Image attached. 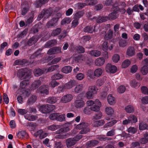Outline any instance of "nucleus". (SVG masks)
<instances>
[{"label": "nucleus", "mask_w": 148, "mask_h": 148, "mask_svg": "<svg viewBox=\"0 0 148 148\" xmlns=\"http://www.w3.org/2000/svg\"><path fill=\"white\" fill-rule=\"evenodd\" d=\"M75 84V81L73 80H71L64 85L65 88L69 89L72 88Z\"/></svg>", "instance_id": "19"}, {"label": "nucleus", "mask_w": 148, "mask_h": 148, "mask_svg": "<svg viewBox=\"0 0 148 148\" xmlns=\"http://www.w3.org/2000/svg\"><path fill=\"white\" fill-rule=\"evenodd\" d=\"M44 13V18L46 19L49 18L51 14L52 11L51 8L47 9H43L42 10Z\"/></svg>", "instance_id": "23"}, {"label": "nucleus", "mask_w": 148, "mask_h": 148, "mask_svg": "<svg viewBox=\"0 0 148 148\" xmlns=\"http://www.w3.org/2000/svg\"><path fill=\"white\" fill-rule=\"evenodd\" d=\"M135 51L134 48L133 47H130L128 48L126 54L129 56H132L135 55Z\"/></svg>", "instance_id": "24"}, {"label": "nucleus", "mask_w": 148, "mask_h": 148, "mask_svg": "<svg viewBox=\"0 0 148 148\" xmlns=\"http://www.w3.org/2000/svg\"><path fill=\"white\" fill-rule=\"evenodd\" d=\"M98 90V89L95 86H92L89 87L88 91H90L93 94H96Z\"/></svg>", "instance_id": "44"}, {"label": "nucleus", "mask_w": 148, "mask_h": 148, "mask_svg": "<svg viewBox=\"0 0 148 148\" xmlns=\"http://www.w3.org/2000/svg\"><path fill=\"white\" fill-rule=\"evenodd\" d=\"M61 52V48L55 47L49 49L47 53L49 55L54 54Z\"/></svg>", "instance_id": "7"}, {"label": "nucleus", "mask_w": 148, "mask_h": 148, "mask_svg": "<svg viewBox=\"0 0 148 148\" xmlns=\"http://www.w3.org/2000/svg\"><path fill=\"white\" fill-rule=\"evenodd\" d=\"M102 72V70L101 68L97 69L94 71V76L97 77H99L101 75Z\"/></svg>", "instance_id": "40"}, {"label": "nucleus", "mask_w": 148, "mask_h": 148, "mask_svg": "<svg viewBox=\"0 0 148 148\" xmlns=\"http://www.w3.org/2000/svg\"><path fill=\"white\" fill-rule=\"evenodd\" d=\"M106 112L108 116L112 115L113 114L114 110L112 108L110 107H107L106 108Z\"/></svg>", "instance_id": "45"}, {"label": "nucleus", "mask_w": 148, "mask_h": 148, "mask_svg": "<svg viewBox=\"0 0 148 148\" xmlns=\"http://www.w3.org/2000/svg\"><path fill=\"white\" fill-rule=\"evenodd\" d=\"M137 121V117L133 114H131L128 117L127 119L123 121L122 123L124 125H126L130 123L131 124L135 123Z\"/></svg>", "instance_id": "5"}, {"label": "nucleus", "mask_w": 148, "mask_h": 148, "mask_svg": "<svg viewBox=\"0 0 148 148\" xmlns=\"http://www.w3.org/2000/svg\"><path fill=\"white\" fill-rule=\"evenodd\" d=\"M119 8L118 6L114 7L113 12L109 14L108 16L107 21L113 20L116 19L119 16L118 13L119 11Z\"/></svg>", "instance_id": "3"}, {"label": "nucleus", "mask_w": 148, "mask_h": 148, "mask_svg": "<svg viewBox=\"0 0 148 148\" xmlns=\"http://www.w3.org/2000/svg\"><path fill=\"white\" fill-rule=\"evenodd\" d=\"M92 111L95 112H98L99 110L100 107L95 105L90 107Z\"/></svg>", "instance_id": "61"}, {"label": "nucleus", "mask_w": 148, "mask_h": 148, "mask_svg": "<svg viewBox=\"0 0 148 148\" xmlns=\"http://www.w3.org/2000/svg\"><path fill=\"white\" fill-rule=\"evenodd\" d=\"M29 8L25 7H21V14L23 16L25 15L29 11Z\"/></svg>", "instance_id": "54"}, {"label": "nucleus", "mask_w": 148, "mask_h": 148, "mask_svg": "<svg viewBox=\"0 0 148 148\" xmlns=\"http://www.w3.org/2000/svg\"><path fill=\"white\" fill-rule=\"evenodd\" d=\"M84 60V57L83 55L80 54L78 55L75 58V61L77 62H81Z\"/></svg>", "instance_id": "46"}, {"label": "nucleus", "mask_w": 148, "mask_h": 148, "mask_svg": "<svg viewBox=\"0 0 148 148\" xmlns=\"http://www.w3.org/2000/svg\"><path fill=\"white\" fill-rule=\"evenodd\" d=\"M139 128L140 130H148V125L145 123L142 122L139 123Z\"/></svg>", "instance_id": "33"}, {"label": "nucleus", "mask_w": 148, "mask_h": 148, "mask_svg": "<svg viewBox=\"0 0 148 148\" xmlns=\"http://www.w3.org/2000/svg\"><path fill=\"white\" fill-rule=\"evenodd\" d=\"M93 19L97 23H100L108 21L107 16H99L97 17H94Z\"/></svg>", "instance_id": "9"}, {"label": "nucleus", "mask_w": 148, "mask_h": 148, "mask_svg": "<svg viewBox=\"0 0 148 148\" xmlns=\"http://www.w3.org/2000/svg\"><path fill=\"white\" fill-rule=\"evenodd\" d=\"M72 69V67L70 66H65L62 68L61 71L63 73L66 74L70 73Z\"/></svg>", "instance_id": "25"}, {"label": "nucleus", "mask_w": 148, "mask_h": 148, "mask_svg": "<svg viewBox=\"0 0 148 148\" xmlns=\"http://www.w3.org/2000/svg\"><path fill=\"white\" fill-rule=\"evenodd\" d=\"M84 13L82 11H79L76 12L73 16L74 19H76L79 20V19L83 16Z\"/></svg>", "instance_id": "27"}, {"label": "nucleus", "mask_w": 148, "mask_h": 148, "mask_svg": "<svg viewBox=\"0 0 148 148\" xmlns=\"http://www.w3.org/2000/svg\"><path fill=\"white\" fill-rule=\"evenodd\" d=\"M87 5H94L97 3V0H86L85 1Z\"/></svg>", "instance_id": "49"}, {"label": "nucleus", "mask_w": 148, "mask_h": 148, "mask_svg": "<svg viewBox=\"0 0 148 148\" xmlns=\"http://www.w3.org/2000/svg\"><path fill=\"white\" fill-rule=\"evenodd\" d=\"M59 66L58 65H53L48 68L47 70L48 72H52L54 70H57L59 67Z\"/></svg>", "instance_id": "53"}, {"label": "nucleus", "mask_w": 148, "mask_h": 148, "mask_svg": "<svg viewBox=\"0 0 148 148\" xmlns=\"http://www.w3.org/2000/svg\"><path fill=\"white\" fill-rule=\"evenodd\" d=\"M104 82V79H98L96 82V84L97 86H101L103 85Z\"/></svg>", "instance_id": "64"}, {"label": "nucleus", "mask_w": 148, "mask_h": 148, "mask_svg": "<svg viewBox=\"0 0 148 148\" xmlns=\"http://www.w3.org/2000/svg\"><path fill=\"white\" fill-rule=\"evenodd\" d=\"M36 100V97L35 95H33L30 97L27 101L28 104H31L34 103Z\"/></svg>", "instance_id": "34"}, {"label": "nucleus", "mask_w": 148, "mask_h": 148, "mask_svg": "<svg viewBox=\"0 0 148 148\" xmlns=\"http://www.w3.org/2000/svg\"><path fill=\"white\" fill-rule=\"evenodd\" d=\"M105 60L103 57L99 58L96 60L95 64L97 66H100L103 65L105 62Z\"/></svg>", "instance_id": "20"}, {"label": "nucleus", "mask_w": 148, "mask_h": 148, "mask_svg": "<svg viewBox=\"0 0 148 148\" xmlns=\"http://www.w3.org/2000/svg\"><path fill=\"white\" fill-rule=\"evenodd\" d=\"M142 92L145 94H147L148 93V89L145 86H142L141 88Z\"/></svg>", "instance_id": "63"}, {"label": "nucleus", "mask_w": 148, "mask_h": 148, "mask_svg": "<svg viewBox=\"0 0 148 148\" xmlns=\"http://www.w3.org/2000/svg\"><path fill=\"white\" fill-rule=\"evenodd\" d=\"M57 42L56 40H51L48 41L45 45V48H49L52 47L56 45Z\"/></svg>", "instance_id": "15"}, {"label": "nucleus", "mask_w": 148, "mask_h": 148, "mask_svg": "<svg viewBox=\"0 0 148 148\" xmlns=\"http://www.w3.org/2000/svg\"><path fill=\"white\" fill-rule=\"evenodd\" d=\"M140 72L143 75H146L148 73V67L147 66H144L140 69Z\"/></svg>", "instance_id": "37"}, {"label": "nucleus", "mask_w": 148, "mask_h": 148, "mask_svg": "<svg viewBox=\"0 0 148 148\" xmlns=\"http://www.w3.org/2000/svg\"><path fill=\"white\" fill-rule=\"evenodd\" d=\"M82 135L78 134L73 138H69L66 140V143L67 147H71L74 145L76 142L81 139Z\"/></svg>", "instance_id": "1"}, {"label": "nucleus", "mask_w": 148, "mask_h": 148, "mask_svg": "<svg viewBox=\"0 0 148 148\" xmlns=\"http://www.w3.org/2000/svg\"><path fill=\"white\" fill-rule=\"evenodd\" d=\"M36 136H39L40 139L46 137L48 135L47 133L43 131L42 130H40L37 131L35 133Z\"/></svg>", "instance_id": "18"}, {"label": "nucleus", "mask_w": 148, "mask_h": 148, "mask_svg": "<svg viewBox=\"0 0 148 148\" xmlns=\"http://www.w3.org/2000/svg\"><path fill=\"white\" fill-rule=\"evenodd\" d=\"M107 101L109 104L113 105L116 102L115 98L112 96V95L110 94L107 97Z\"/></svg>", "instance_id": "22"}, {"label": "nucleus", "mask_w": 148, "mask_h": 148, "mask_svg": "<svg viewBox=\"0 0 148 148\" xmlns=\"http://www.w3.org/2000/svg\"><path fill=\"white\" fill-rule=\"evenodd\" d=\"M116 123V121L115 120H113L106 124L104 126V127H110L114 125Z\"/></svg>", "instance_id": "42"}, {"label": "nucleus", "mask_w": 148, "mask_h": 148, "mask_svg": "<svg viewBox=\"0 0 148 148\" xmlns=\"http://www.w3.org/2000/svg\"><path fill=\"white\" fill-rule=\"evenodd\" d=\"M37 40L34 36H33L30 38L27 42V44L29 46H31L37 42Z\"/></svg>", "instance_id": "35"}, {"label": "nucleus", "mask_w": 148, "mask_h": 148, "mask_svg": "<svg viewBox=\"0 0 148 148\" xmlns=\"http://www.w3.org/2000/svg\"><path fill=\"white\" fill-rule=\"evenodd\" d=\"M76 50L79 53H83L85 52V49L82 46L78 45L77 46Z\"/></svg>", "instance_id": "56"}, {"label": "nucleus", "mask_w": 148, "mask_h": 148, "mask_svg": "<svg viewBox=\"0 0 148 148\" xmlns=\"http://www.w3.org/2000/svg\"><path fill=\"white\" fill-rule=\"evenodd\" d=\"M29 82L28 80H24L21 82L20 87L22 89L25 88V87L29 84Z\"/></svg>", "instance_id": "38"}, {"label": "nucleus", "mask_w": 148, "mask_h": 148, "mask_svg": "<svg viewBox=\"0 0 148 148\" xmlns=\"http://www.w3.org/2000/svg\"><path fill=\"white\" fill-rule=\"evenodd\" d=\"M105 123L104 121L103 120H101L95 121L94 122V125L95 127H99L103 125Z\"/></svg>", "instance_id": "50"}, {"label": "nucleus", "mask_w": 148, "mask_h": 148, "mask_svg": "<svg viewBox=\"0 0 148 148\" xmlns=\"http://www.w3.org/2000/svg\"><path fill=\"white\" fill-rule=\"evenodd\" d=\"M58 113H54L51 114L49 116V119L52 120H56L57 121Z\"/></svg>", "instance_id": "58"}, {"label": "nucleus", "mask_w": 148, "mask_h": 148, "mask_svg": "<svg viewBox=\"0 0 148 148\" xmlns=\"http://www.w3.org/2000/svg\"><path fill=\"white\" fill-rule=\"evenodd\" d=\"M38 91L41 93L48 94V88L47 85H44L41 86L38 89Z\"/></svg>", "instance_id": "14"}, {"label": "nucleus", "mask_w": 148, "mask_h": 148, "mask_svg": "<svg viewBox=\"0 0 148 148\" xmlns=\"http://www.w3.org/2000/svg\"><path fill=\"white\" fill-rule=\"evenodd\" d=\"M89 54L92 56L97 57L101 55V52L97 50H93L90 51Z\"/></svg>", "instance_id": "30"}, {"label": "nucleus", "mask_w": 148, "mask_h": 148, "mask_svg": "<svg viewBox=\"0 0 148 148\" xmlns=\"http://www.w3.org/2000/svg\"><path fill=\"white\" fill-rule=\"evenodd\" d=\"M57 98L54 97H51L48 98L47 99V102L49 103H54L57 102Z\"/></svg>", "instance_id": "31"}, {"label": "nucleus", "mask_w": 148, "mask_h": 148, "mask_svg": "<svg viewBox=\"0 0 148 148\" xmlns=\"http://www.w3.org/2000/svg\"><path fill=\"white\" fill-rule=\"evenodd\" d=\"M108 42L105 41L102 44V50L106 52L105 57L106 58H108V53L107 52L108 49Z\"/></svg>", "instance_id": "17"}, {"label": "nucleus", "mask_w": 148, "mask_h": 148, "mask_svg": "<svg viewBox=\"0 0 148 148\" xmlns=\"http://www.w3.org/2000/svg\"><path fill=\"white\" fill-rule=\"evenodd\" d=\"M74 105L76 108H80L84 106V102L82 100H77L75 101Z\"/></svg>", "instance_id": "21"}, {"label": "nucleus", "mask_w": 148, "mask_h": 148, "mask_svg": "<svg viewBox=\"0 0 148 148\" xmlns=\"http://www.w3.org/2000/svg\"><path fill=\"white\" fill-rule=\"evenodd\" d=\"M61 32V29L60 28H57L55 29H53L51 33V36L55 37L60 34Z\"/></svg>", "instance_id": "26"}, {"label": "nucleus", "mask_w": 148, "mask_h": 148, "mask_svg": "<svg viewBox=\"0 0 148 148\" xmlns=\"http://www.w3.org/2000/svg\"><path fill=\"white\" fill-rule=\"evenodd\" d=\"M15 64L17 65H22L24 66L29 64V61L26 59L16 60L14 62Z\"/></svg>", "instance_id": "10"}, {"label": "nucleus", "mask_w": 148, "mask_h": 148, "mask_svg": "<svg viewBox=\"0 0 148 148\" xmlns=\"http://www.w3.org/2000/svg\"><path fill=\"white\" fill-rule=\"evenodd\" d=\"M58 134L56 136V138L60 139L66 138L69 137V134H68L60 133L57 134Z\"/></svg>", "instance_id": "28"}, {"label": "nucleus", "mask_w": 148, "mask_h": 148, "mask_svg": "<svg viewBox=\"0 0 148 148\" xmlns=\"http://www.w3.org/2000/svg\"><path fill=\"white\" fill-rule=\"evenodd\" d=\"M25 118L28 120L32 121L35 120V116L33 115H32L30 114H27L25 116Z\"/></svg>", "instance_id": "52"}, {"label": "nucleus", "mask_w": 148, "mask_h": 148, "mask_svg": "<svg viewBox=\"0 0 148 148\" xmlns=\"http://www.w3.org/2000/svg\"><path fill=\"white\" fill-rule=\"evenodd\" d=\"M42 50V49H40L34 53L32 55V56H34L36 58H40L41 57L42 54L41 52Z\"/></svg>", "instance_id": "47"}, {"label": "nucleus", "mask_w": 148, "mask_h": 148, "mask_svg": "<svg viewBox=\"0 0 148 148\" xmlns=\"http://www.w3.org/2000/svg\"><path fill=\"white\" fill-rule=\"evenodd\" d=\"M99 143L98 141L95 140H89L87 142L86 145L88 147H93L97 145Z\"/></svg>", "instance_id": "16"}, {"label": "nucleus", "mask_w": 148, "mask_h": 148, "mask_svg": "<svg viewBox=\"0 0 148 148\" xmlns=\"http://www.w3.org/2000/svg\"><path fill=\"white\" fill-rule=\"evenodd\" d=\"M27 134L26 131L22 130L18 133L17 136L18 138H23Z\"/></svg>", "instance_id": "41"}, {"label": "nucleus", "mask_w": 148, "mask_h": 148, "mask_svg": "<svg viewBox=\"0 0 148 148\" xmlns=\"http://www.w3.org/2000/svg\"><path fill=\"white\" fill-rule=\"evenodd\" d=\"M43 70L38 68L36 69L34 72V75L36 77H38L44 73Z\"/></svg>", "instance_id": "39"}, {"label": "nucleus", "mask_w": 148, "mask_h": 148, "mask_svg": "<svg viewBox=\"0 0 148 148\" xmlns=\"http://www.w3.org/2000/svg\"><path fill=\"white\" fill-rule=\"evenodd\" d=\"M95 26L93 27V26L90 25L85 27L83 30L84 32L85 33H92L95 31Z\"/></svg>", "instance_id": "13"}, {"label": "nucleus", "mask_w": 148, "mask_h": 148, "mask_svg": "<svg viewBox=\"0 0 148 148\" xmlns=\"http://www.w3.org/2000/svg\"><path fill=\"white\" fill-rule=\"evenodd\" d=\"M49 0H36L34 5L36 8L41 7L43 5L47 3Z\"/></svg>", "instance_id": "11"}, {"label": "nucleus", "mask_w": 148, "mask_h": 148, "mask_svg": "<svg viewBox=\"0 0 148 148\" xmlns=\"http://www.w3.org/2000/svg\"><path fill=\"white\" fill-rule=\"evenodd\" d=\"M127 131L129 133L132 134H134L137 131V129L133 127H130L127 129Z\"/></svg>", "instance_id": "55"}, {"label": "nucleus", "mask_w": 148, "mask_h": 148, "mask_svg": "<svg viewBox=\"0 0 148 148\" xmlns=\"http://www.w3.org/2000/svg\"><path fill=\"white\" fill-rule=\"evenodd\" d=\"M27 70L26 68L20 69L17 73L18 77L21 79H25L29 77V74L27 72Z\"/></svg>", "instance_id": "4"}, {"label": "nucleus", "mask_w": 148, "mask_h": 148, "mask_svg": "<svg viewBox=\"0 0 148 148\" xmlns=\"http://www.w3.org/2000/svg\"><path fill=\"white\" fill-rule=\"evenodd\" d=\"M120 56L117 54H115L113 56L112 59L114 62H117L120 59Z\"/></svg>", "instance_id": "59"}, {"label": "nucleus", "mask_w": 148, "mask_h": 148, "mask_svg": "<svg viewBox=\"0 0 148 148\" xmlns=\"http://www.w3.org/2000/svg\"><path fill=\"white\" fill-rule=\"evenodd\" d=\"M91 111L92 110L90 107L88 106L84 108V112L85 114H90Z\"/></svg>", "instance_id": "57"}, {"label": "nucleus", "mask_w": 148, "mask_h": 148, "mask_svg": "<svg viewBox=\"0 0 148 148\" xmlns=\"http://www.w3.org/2000/svg\"><path fill=\"white\" fill-rule=\"evenodd\" d=\"M72 99V95L71 94H68L62 97L61 101L63 103H66L70 101Z\"/></svg>", "instance_id": "12"}, {"label": "nucleus", "mask_w": 148, "mask_h": 148, "mask_svg": "<svg viewBox=\"0 0 148 148\" xmlns=\"http://www.w3.org/2000/svg\"><path fill=\"white\" fill-rule=\"evenodd\" d=\"M126 112L128 113H131L134 112V108L133 106L131 105L127 106L125 108Z\"/></svg>", "instance_id": "43"}, {"label": "nucleus", "mask_w": 148, "mask_h": 148, "mask_svg": "<svg viewBox=\"0 0 148 148\" xmlns=\"http://www.w3.org/2000/svg\"><path fill=\"white\" fill-rule=\"evenodd\" d=\"M130 64L131 62L129 60H126L122 63V66L123 68H126L130 65Z\"/></svg>", "instance_id": "48"}, {"label": "nucleus", "mask_w": 148, "mask_h": 148, "mask_svg": "<svg viewBox=\"0 0 148 148\" xmlns=\"http://www.w3.org/2000/svg\"><path fill=\"white\" fill-rule=\"evenodd\" d=\"M50 84L51 87L54 88L56 86H58L59 84V83L55 80L53 79L50 82Z\"/></svg>", "instance_id": "62"}, {"label": "nucleus", "mask_w": 148, "mask_h": 148, "mask_svg": "<svg viewBox=\"0 0 148 148\" xmlns=\"http://www.w3.org/2000/svg\"><path fill=\"white\" fill-rule=\"evenodd\" d=\"M57 121L60 122H62L65 121V115L64 114L60 115L58 113Z\"/></svg>", "instance_id": "36"}, {"label": "nucleus", "mask_w": 148, "mask_h": 148, "mask_svg": "<svg viewBox=\"0 0 148 148\" xmlns=\"http://www.w3.org/2000/svg\"><path fill=\"white\" fill-rule=\"evenodd\" d=\"M130 84L131 86L134 88L136 87L138 85H139V84L135 80L131 81L130 82Z\"/></svg>", "instance_id": "60"}, {"label": "nucleus", "mask_w": 148, "mask_h": 148, "mask_svg": "<svg viewBox=\"0 0 148 148\" xmlns=\"http://www.w3.org/2000/svg\"><path fill=\"white\" fill-rule=\"evenodd\" d=\"M83 88V85L82 84H78L77 85L74 89V91L76 93L81 92Z\"/></svg>", "instance_id": "32"}, {"label": "nucleus", "mask_w": 148, "mask_h": 148, "mask_svg": "<svg viewBox=\"0 0 148 148\" xmlns=\"http://www.w3.org/2000/svg\"><path fill=\"white\" fill-rule=\"evenodd\" d=\"M55 108V106L53 105H43L40 106L39 110L42 113L47 114L51 112Z\"/></svg>", "instance_id": "2"}, {"label": "nucleus", "mask_w": 148, "mask_h": 148, "mask_svg": "<svg viewBox=\"0 0 148 148\" xmlns=\"http://www.w3.org/2000/svg\"><path fill=\"white\" fill-rule=\"evenodd\" d=\"M117 68L114 65H112L110 63L108 64L106 67V70L107 72L109 73H114L116 72Z\"/></svg>", "instance_id": "6"}, {"label": "nucleus", "mask_w": 148, "mask_h": 148, "mask_svg": "<svg viewBox=\"0 0 148 148\" xmlns=\"http://www.w3.org/2000/svg\"><path fill=\"white\" fill-rule=\"evenodd\" d=\"M113 32L111 29H109L108 33L104 36V39L106 40H108L111 39L112 38Z\"/></svg>", "instance_id": "29"}, {"label": "nucleus", "mask_w": 148, "mask_h": 148, "mask_svg": "<svg viewBox=\"0 0 148 148\" xmlns=\"http://www.w3.org/2000/svg\"><path fill=\"white\" fill-rule=\"evenodd\" d=\"M70 124L69 123H66L63 127L60 129L57 130L56 132V134L62 133V132H66L70 130Z\"/></svg>", "instance_id": "8"}, {"label": "nucleus", "mask_w": 148, "mask_h": 148, "mask_svg": "<svg viewBox=\"0 0 148 148\" xmlns=\"http://www.w3.org/2000/svg\"><path fill=\"white\" fill-rule=\"evenodd\" d=\"M63 77V76L62 75L59 73H57L53 75L52 77V78L53 79L55 80L61 79Z\"/></svg>", "instance_id": "51"}]
</instances>
